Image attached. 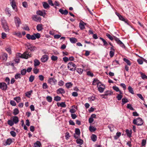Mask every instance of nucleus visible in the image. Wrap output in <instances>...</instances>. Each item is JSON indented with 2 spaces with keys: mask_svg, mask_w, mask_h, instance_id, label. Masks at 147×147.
I'll list each match as a JSON object with an SVG mask.
<instances>
[{
  "mask_svg": "<svg viewBox=\"0 0 147 147\" xmlns=\"http://www.w3.org/2000/svg\"><path fill=\"white\" fill-rule=\"evenodd\" d=\"M106 35L111 40H113V39H114L117 43L120 45L122 48H124L125 47V46L123 42L120 40L119 38H117L116 36H112L108 33H107Z\"/></svg>",
  "mask_w": 147,
  "mask_h": 147,
  "instance_id": "f257e3e1",
  "label": "nucleus"
},
{
  "mask_svg": "<svg viewBox=\"0 0 147 147\" xmlns=\"http://www.w3.org/2000/svg\"><path fill=\"white\" fill-rule=\"evenodd\" d=\"M40 37V35L39 33H34L31 35L29 34H27L26 37L28 40H35L37 38H39Z\"/></svg>",
  "mask_w": 147,
  "mask_h": 147,
  "instance_id": "f03ea898",
  "label": "nucleus"
},
{
  "mask_svg": "<svg viewBox=\"0 0 147 147\" xmlns=\"http://www.w3.org/2000/svg\"><path fill=\"white\" fill-rule=\"evenodd\" d=\"M1 22L2 27L5 31L8 32L9 31V29L6 20L4 18H1Z\"/></svg>",
  "mask_w": 147,
  "mask_h": 147,
  "instance_id": "7ed1b4c3",
  "label": "nucleus"
},
{
  "mask_svg": "<svg viewBox=\"0 0 147 147\" xmlns=\"http://www.w3.org/2000/svg\"><path fill=\"white\" fill-rule=\"evenodd\" d=\"M67 67L71 71H75L76 70V65L72 62H69L67 64Z\"/></svg>",
  "mask_w": 147,
  "mask_h": 147,
  "instance_id": "20e7f679",
  "label": "nucleus"
},
{
  "mask_svg": "<svg viewBox=\"0 0 147 147\" xmlns=\"http://www.w3.org/2000/svg\"><path fill=\"white\" fill-rule=\"evenodd\" d=\"M133 123L138 125H141L143 124V122L141 118L138 117L134 119L133 121Z\"/></svg>",
  "mask_w": 147,
  "mask_h": 147,
  "instance_id": "39448f33",
  "label": "nucleus"
},
{
  "mask_svg": "<svg viewBox=\"0 0 147 147\" xmlns=\"http://www.w3.org/2000/svg\"><path fill=\"white\" fill-rule=\"evenodd\" d=\"M18 54L20 55L21 57L27 59L31 57V54L28 52H24L23 54L22 55L20 53H18Z\"/></svg>",
  "mask_w": 147,
  "mask_h": 147,
  "instance_id": "423d86ee",
  "label": "nucleus"
},
{
  "mask_svg": "<svg viewBox=\"0 0 147 147\" xmlns=\"http://www.w3.org/2000/svg\"><path fill=\"white\" fill-rule=\"evenodd\" d=\"M97 87L100 93H102L105 89V86L101 83L99 84H98Z\"/></svg>",
  "mask_w": 147,
  "mask_h": 147,
  "instance_id": "0eeeda50",
  "label": "nucleus"
},
{
  "mask_svg": "<svg viewBox=\"0 0 147 147\" xmlns=\"http://www.w3.org/2000/svg\"><path fill=\"white\" fill-rule=\"evenodd\" d=\"M57 82V80L53 78H50L48 80V82L52 85H55Z\"/></svg>",
  "mask_w": 147,
  "mask_h": 147,
  "instance_id": "6e6552de",
  "label": "nucleus"
},
{
  "mask_svg": "<svg viewBox=\"0 0 147 147\" xmlns=\"http://www.w3.org/2000/svg\"><path fill=\"white\" fill-rule=\"evenodd\" d=\"M9 0L10 1V3L13 9L15 10L16 11H17V8L15 0Z\"/></svg>",
  "mask_w": 147,
  "mask_h": 147,
  "instance_id": "1a4fd4ad",
  "label": "nucleus"
},
{
  "mask_svg": "<svg viewBox=\"0 0 147 147\" xmlns=\"http://www.w3.org/2000/svg\"><path fill=\"white\" fill-rule=\"evenodd\" d=\"M7 88L6 84L4 82L0 83V89L3 90H6Z\"/></svg>",
  "mask_w": 147,
  "mask_h": 147,
  "instance_id": "9d476101",
  "label": "nucleus"
},
{
  "mask_svg": "<svg viewBox=\"0 0 147 147\" xmlns=\"http://www.w3.org/2000/svg\"><path fill=\"white\" fill-rule=\"evenodd\" d=\"M36 14L39 16H42L44 17L46 15V11L45 10H43L42 11L38 10L36 11Z\"/></svg>",
  "mask_w": 147,
  "mask_h": 147,
  "instance_id": "9b49d317",
  "label": "nucleus"
},
{
  "mask_svg": "<svg viewBox=\"0 0 147 147\" xmlns=\"http://www.w3.org/2000/svg\"><path fill=\"white\" fill-rule=\"evenodd\" d=\"M49 56L46 55H43L40 59L41 61L43 63H45L49 59Z\"/></svg>",
  "mask_w": 147,
  "mask_h": 147,
  "instance_id": "f8f14e48",
  "label": "nucleus"
},
{
  "mask_svg": "<svg viewBox=\"0 0 147 147\" xmlns=\"http://www.w3.org/2000/svg\"><path fill=\"white\" fill-rule=\"evenodd\" d=\"M7 59V53H2L1 55V56H0V59L5 61H6Z\"/></svg>",
  "mask_w": 147,
  "mask_h": 147,
  "instance_id": "ddd939ff",
  "label": "nucleus"
},
{
  "mask_svg": "<svg viewBox=\"0 0 147 147\" xmlns=\"http://www.w3.org/2000/svg\"><path fill=\"white\" fill-rule=\"evenodd\" d=\"M15 22L17 27H18L21 24V21L20 19L18 17H16L15 18Z\"/></svg>",
  "mask_w": 147,
  "mask_h": 147,
  "instance_id": "4468645a",
  "label": "nucleus"
},
{
  "mask_svg": "<svg viewBox=\"0 0 147 147\" xmlns=\"http://www.w3.org/2000/svg\"><path fill=\"white\" fill-rule=\"evenodd\" d=\"M12 140L11 138H9L7 139L6 141L3 142V144L4 145H10L12 142Z\"/></svg>",
  "mask_w": 147,
  "mask_h": 147,
  "instance_id": "2eb2a0df",
  "label": "nucleus"
},
{
  "mask_svg": "<svg viewBox=\"0 0 147 147\" xmlns=\"http://www.w3.org/2000/svg\"><path fill=\"white\" fill-rule=\"evenodd\" d=\"M27 48L31 51H34L35 50L36 48V47L33 46L31 44H28L27 45Z\"/></svg>",
  "mask_w": 147,
  "mask_h": 147,
  "instance_id": "dca6fc26",
  "label": "nucleus"
},
{
  "mask_svg": "<svg viewBox=\"0 0 147 147\" xmlns=\"http://www.w3.org/2000/svg\"><path fill=\"white\" fill-rule=\"evenodd\" d=\"M33 20L36 22L40 21L41 20V18L40 17H39L36 15H34L32 16Z\"/></svg>",
  "mask_w": 147,
  "mask_h": 147,
  "instance_id": "f3484780",
  "label": "nucleus"
},
{
  "mask_svg": "<svg viewBox=\"0 0 147 147\" xmlns=\"http://www.w3.org/2000/svg\"><path fill=\"white\" fill-rule=\"evenodd\" d=\"M86 25L85 23L81 21L79 23V27L81 29L83 30L85 28V25Z\"/></svg>",
  "mask_w": 147,
  "mask_h": 147,
  "instance_id": "a211bd4d",
  "label": "nucleus"
},
{
  "mask_svg": "<svg viewBox=\"0 0 147 147\" xmlns=\"http://www.w3.org/2000/svg\"><path fill=\"white\" fill-rule=\"evenodd\" d=\"M57 92L58 94H64L65 93V91L63 88H60L57 90Z\"/></svg>",
  "mask_w": 147,
  "mask_h": 147,
  "instance_id": "6ab92c4d",
  "label": "nucleus"
},
{
  "mask_svg": "<svg viewBox=\"0 0 147 147\" xmlns=\"http://www.w3.org/2000/svg\"><path fill=\"white\" fill-rule=\"evenodd\" d=\"M14 123L17 124L19 121L18 118L17 116H13L12 117V119Z\"/></svg>",
  "mask_w": 147,
  "mask_h": 147,
  "instance_id": "aec40b11",
  "label": "nucleus"
},
{
  "mask_svg": "<svg viewBox=\"0 0 147 147\" xmlns=\"http://www.w3.org/2000/svg\"><path fill=\"white\" fill-rule=\"evenodd\" d=\"M101 82H99L98 80L97 79H94L93 81L92 85H97V86H98V84H100Z\"/></svg>",
  "mask_w": 147,
  "mask_h": 147,
  "instance_id": "412c9836",
  "label": "nucleus"
},
{
  "mask_svg": "<svg viewBox=\"0 0 147 147\" xmlns=\"http://www.w3.org/2000/svg\"><path fill=\"white\" fill-rule=\"evenodd\" d=\"M59 11L62 14L65 15H67L68 13V11L67 10H63L61 9H60L59 10Z\"/></svg>",
  "mask_w": 147,
  "mask_h": 147,
  "instance_id": "4be33fe9",
  "label": "nucleus"
},
{
  "mask_svg": "<svg viewBox=\"0 0 147 147\" xmlns=\"http://www.w3.org/2000/svg\"><path fill=\"white\" fill-rule=\"evenodd\" d=\"M43 26L41 24H38L36 26L37 30L38 31H41L43 29Z\"/></svg>",
  "mask_w": 147,
  "mask_h": 147,
  "instance_id": "5701e85b",
  "label": "nucleus"
},
{
  "mask_svg": "<svg viewBox=\"0 0 147 147\" xmlns=\"http://www.w3.org/2000/svg\"><path fill=\"white\" fill-rule=\"evenodd\" d=\"M34 65L35 67L39 65L40 64V62L37 59H35L34 60Z\"/></svg>",
  "mask_w": 147,
  "mask_h": 147,
  "instance_id": "b1692460",
  "label": "nucleus"
},
{
  "mask_svg": "<svg viewBox=\"0 0 147 147\" xmlns=\"http://www.w3.org/2000/svg\"><path fill=\"white\" fill-rule=\"evenodd\" d=\"M69 40L70 42L73 43H75L78 41L77 39L76 38L73 37L70 38Z\"/></svg>",
  "mask_w": 147,
  "mask_h": 147,
  "instance_id": "393cba45",
  "label": "nucleus"
},
{
  "mask_svg": "<svg viewBox=\"0 0 147 147\" xmlns=\"http://www.w3.org/2000/svg\"><path fill=\"white\" fill-rule=\"evenodd\" d=\"M42 4L43 6L45 9H46L50 7L49 4L45 2H43Z\"/></svg>",
  "mask_w": 147,
  "mask_h": 147,
  "instance_id": "a878e982",
  "label": "nucleus"
},
{
  "mask_svg": "<svg viewBox=\"0 0 147 147\" xmlns=\"http://www.w3.org/2000/svg\"><path fill=\"white\" fill-rule=\"evenodd\" d=\"M121 133L120 132H117L116 134V135L114 136V139L115 140L117 139L121 135Z\"/></svg>",
  "mask_w": 147,
  "mask_h": 147,
  "instance_id": "bb28decb",
  "label": "nucleus"
},
{
  "mask_svg": "<svg viewBox=\"0 0 147 147\" xmlns=\"http://www.w3.org/2000/svg\"><path fill=\"white\" fill-rule=\"evenodd\" d=\"M91 138L93 141L94 142L96 140L97 137L95 135L92 134L91 137Z\"/></svg>",
  "mask_w": 147,
  "mask_h": 147,
  "instance_id": "cd10ccee",
  "label": "nucleus"
},
{
  "mask_svg": "<svg viewBox=\"0 0 147 147\" xmlns=\"http://www.w3.org/2000/svg\"><path fill=\"white\" fill-rule=\"evenodd\" d=\"M20 57H21V55H20L18 54V55H16V59L15 60V61L16 63H18L19 62H20V58H19Z\"/></svg>",
  "mask_w": 147,
  "mask_h": 147,
  "instance_id": "c85d7f7f",
  "label": "nucleus"
},
{
  "mask_svg": "<svg viewBox=\"0 0 147 147\" xmlns=\"http://www.w3.org/2000/svg\"><path fill=\"white\" fill-rule=\"evenodd\" d=\"M5 11L6 14L8 15L9 16H11V12L9 8H6L5 9Z\"/></svg>",
  "mask_w": 147,
  "mask_h": 147,
  "instance_id": "c756f323",
  "label": "nucleus"
},
{
  "mask_svg": "<svg viewBox=\"0 0 147 147\" xmlns=\"http://www.w3.org/2000/svg\"><path fill=\"white\" fill-rule=\"evenodd\" d=\"M32 90L26 92L25 94V96L28 97L30 98L31 94L32 93Z\"/></svg>",
  "mask_w": 147,
  "mask_h": 147,
  "instance_id": "7c9ffc66",
  "label": "nucleus"
},
{
  "mask_svg": "<svg viewBox=\"0 0 147 147\" xmlns=\"http://www.w3.org/2000/svg\"><path fill=\"white\" fill-rule=\"evenodd\" d=\"M89 130L91 132L95 131L96 130V128L92 126H90L89 127Z\"/></svg>",
  "mask_w": 147,
  "mask_h": 147,
  "instance_id": "2f4dec72",
  "label": "nucleus"
},
{
  "mask_svg": "<svg viewBox=\"0 0 147 147\" xmlns=\"http://www.w3.org/2000/svg\"><path fill=\"white\" fill-rule=\"evenodd\" d=\"M22 77V75L20 73H17L15 75V78L17 80L18 78L20 79Z\"/></svg>",
  "mask_w": 147,
  "mask_h": 147,
  "instance_id": "473e14b6",
  "label": "nucleus"
},
{
  "mask_svg": "<svg viewBox=\"0 0 147 147\" xmlns=\"http://www.w3.org/2000/svg\"><path fill=\"white\" fill-rule=\"evenodd\" d=\"M113 88L117 92H119L120 94H122L121 91L119 90V88L117 86H113Z\"/></svg>",
  "mask_w": 147,
  "mask_h": 147,
  "instance_id": "72a5a7b5",
  "label": "nucleus"
},
{
  "mask_svg": "<svg viewBox=\"0 0 147 147\" xmlns=\"http://www.w3.org/2000/svg\"><path fill=\"white\" fill-rule=\"evenodd\" d=\"M72 86V84L70 82L67 83L65 84V86L67 88H71Z\"/></svg>",
  "mask_w": 147,
  "mask_h": 147,
  "instance_id": "f704fd0d",
  "label": "nucleus"
},
{
  "mask_svg": "<svg viewBox=\"0 0 147 147\" xmlns=\"http://www.w3.org/2000/svg\"><path fill=\"white\" fill-rule=\"evenodd\" d=\"M140 73L141 75V77L142 79H147V76L145 74L141 72H140Z\"/></svg>",
  "mask_w": 147,
  "mask_h": 147,
  "instance_id": "c9c22d12",
  "label": "nucleus"
},
{
  "mask_svg": "<svg viewBox=\"0 0 147 147\" xmlns=\"http://www.w3.org/2000/svg\"><path fill=\"white\" fill-rule=\"evenodd\" d=\"M88 99L90 101H94L95 99V96L92 95V96L88 97Z\"/></svg>",
  "mask_w": 147,
  "mask_h": 147,
  "instance_id": "e433bc0d",
  "label": "nucleus"
},
{
  "mask_svg": "<svg viewBox=\"0 0 147 147\" xmlns=\"http://www.w3.org/2000/svg\"><path fill=\"white\" fill-rule=\"evenodd\" d=\"M122 105H124L125 103L128 102V99L125 98H123L122 99Z\"/></svg>",
  "mask_w": 147,
  "mask_h": 147,
  "instance_id": "4c0bfd02",
  "label": "nucleus"
},
{
  "mask_svg": "<svg viewBox=\"0 0 147 147\" xmlns=\"http://www.w3.org/2000/svg\"><path fill=\"white\" fill-rule=\"evenodd\" d=\"M128 90L129 92L132 94H134V91L133 88L130 86H129L128 87Z\"/></svg>",
  "mask_w": 147,
  "mask_h": 147,
  "instance_id": "58836bf2",
  "label": "nucleus"
},
{
  "mask_svg": "<svg viewBox=\"0 0 147 147\" xmlns=\"http://www.w3.org/2000/svg\"><path fill=\"white\" fill-rule=\"evenodd\" d=\"M8 124L10 126H12L14 124L12 119H10L7 121Z\"/></svg>",
  "mask_w": 147,
  "mask_h": 147,
  "instance_id": "ea45409f",
  "label": "nucleus"
},
{
  "mask_svg": "<svg viewBox=\"0 0 147 147\" xmlns=\"http://www.w3.org/2000/svg\"><path fill=\"white\" fill-rule=\"evenodd\" d=\"M19 112L18 109L17 108H16L14 109L13 113L14 115H16L18 114L19 113Z\"/></svg>",
  "mask_w": 147,
  "mask_h": 147,
  "instance_id": "a19ab883",
  "label": "nucleus"
},
{
  "mask_svg": "<svg viewBox=\"0 0 147 147\" xmlns=\"http://www.w3.org/2000/svg\"><path fill=\"white\" fill-rule=\"evenodd\" d=\"M41 143L39 142H37L34 144V147H40L41 146Z\"/></svg>",
  "mask_w": 147,
  "mask_h": 147,
  "instance_id": "79ce46f5",
  "label": "nucleus"
},
{
  "mask_svg": "<svg viewBox=\"0 0 147 147\" xmlns=\"http://www.w3.org/2000/svg\"><path fill=\"white\" fill-rule=\"evenodd\" d=\"M76 142L78 144L82 145L83 143V141L81 139H77L76 140Z\"/></svg>",
  "mask_w": 147,
  "mask_h": 147,
  "instance_id": "37998d69",
  "label": "nucleus"
},
{
  "mask_svg": "<svg viewBox=\"0 0 147 147\" xmlns=\"http://www.w3.org/2000/svg\"><path fill=\"white\" fill-rule=\"evenodd\" d=\"M127 109H129L131 110L134 111V109L132 107V105L130 104H127Z\"/></svg>",
  "mask_w": 147,
  "mask_h": 147,
  "instance_id": "c03bdc74",
  "label": "nucleus"
},
{
  "mask_svg": "<svg viewBox=\"0 0 147 147\" xmlns=\"http://www.w3.org/2000/svg\"><path fill=\"white\" fill-rule=\"evenodd\" d=\"M51 59L53 61H56L57 60L58 57L56 56L53 55L51 57Z\"/></svg>",
  "mask_w": 147,
  "mask_h": 147,
  "instance_id": "a18cd8bd",
  "label": "nucleus"
},
{
  "mask_svg": "<svg viewBox=\"0 0 147 147\" xmlns=\"http://www.w3.org/2000/svg\"><path fill=\"white\" fill-rule=\"evenodd\" d=\"M5 65L6 66H7L11 65L13 67V68H15V67H14V63H11V62L10 61L9 62H7L6 63Z\"/></svg>",
  "mask_w": 147,
  "mask_h": 147,
  "instance_id": "49530a36",
  "label": "nucleus"
},
{
  "mask_svg": "<svg viewBox=\"0 0 147 147\" xmlns=\"http://www.w3.org/2000/svg\"><path fill=\"white\" fill-rule=\"evenodd\" d=\"M126 132L127 135L128 136L130 137L131 136V131H130L128 129H126Z\"/></svg>",
  "mask_w": 147,
  "mask_h": 147,
  "instance_id": "de8ad7c7",
  "label": "nucleus"
},
{
  "mask_svg": "<svg viewBox=\"0 0 147 147\" xmlns=\"http://www.w3.org/2000/svg\"><path fill=\"white\" fill-rule=\"evenodd\" d=\"M123 61L125 62L128 65H130L131 63L130 62V61L129 60H128V59H127L125 58H123Z\"/></svg>",
  "mask_w": 147,
  "mask_h": 147,
  "instance_id": "09e8293b",
  "label": "nucleus"
},
{
  "mask_svg": "<svg viewBox=\"0 0 147 147\" xmlns=\"http://www.w3.org/2000/svg\"><path fill=\"white\" fill-rule=\"evenodd\" d=\"M76 71L80 74H81L82 73L83 70L82 69L78 68L77 69Z\"/></svg>",
  "mask_w": 147,
  "mask_h": 147,
  "instance_id": "8fccbe9b",
  "label": "nucleus"
},
{
  "mask_svg": "<svg viewBox=\"0 0 147 147\" xmlns=\"http://www.w3.org/2000/svg\"><path fill=\"white\" fill-rule=\"evenodd\" d=\"M26 69H24L21 71V74L23 76L25 75L26 73Z\"/></svg>",
  "mask_w": 147,
  "mask_h": 147,
  "instance_id": "3c124183",
  "label": "nucleus"
},
{
  "mask_svg": "<svg viewBox=\"0 0 147 147\" xmlns=\"http://www.w3.org/2000/svg\"><path fill=\"white\" fill-rule=\"evenodd\" d=\"M100 39L102 41V42L104 43V45L105 46L108 45V44L107 42L104 39L101 37H100Z\"/></svg>",
  "mask_w": 147,
  "mask_h": 147,
  "instance_id": "603ef678",
  "label": "nucleus"
},
{
  "mask_svg": "<svg viewBox=\"0 0 147 147\" xmlns=\"http://www.w3.org/2000/svg\"><path fill=\"white\" fill-rule=\"evenodd\" d=\"M54 100L56 101H58L60 100L61 98L60 96H57L54 97Z\"/></svg>",
  "mask_w": 147,
  "mask_h": 147,
  "instance_id": "864d4df0",
  "label": "nucleus"
},
{
  "mask_svg": "<svg viewBox=\"0 0 147 147\" xmlns=\"http://www.w3.org/2000/svg\"><path fill=\"white\" fill-rule=\"evenodd\" d=\"M58 106H59L58 104H57ZM59 106L61 107H65L66 106L65 103V102H61L59 104Z\"/></svg>",
  "mask_w": 147,
  "mask_h": 147,
  "instance_id": "5fc2aeb1",
  "label": "nucleus"
},
{
  "mask_svg": "<svg viewBox=\"0 0 147 147\" xmlns=\"http://www.w3.org/2000/svg\"><path fill=\"white\" fill-rule=\"evenodd\" d=\"M33 71L35 74H36L39 72V70L36 67H35L33 69Z\"/></svg>",
  "mask_w": 147,
  "mask_h": 147,
  "instance_id": "6e6d98bb",
  "label": "nucleus"
},
{
  "mask_svg": "<svg viewBox=\"0 0 147 147\" xmlns=\"http://www.w3.org/2000/svg\"><path fill=\"white\" fill-rule=\"evenodd\" d=\"M111 94V93L110 91H107L105 92V94H101L100 95V96H103L104 95L107 96L108 95H110Z\"/></svg>",
  "mask_w": 147,
  "mask_h": 147,
  "instance_id": "4d7b16f0",
  "label": "nucleus"
},
{
  "mask_svg": "<svg viewBox=\"0 0 147 147\" xmlns=\"http://www.w3.org/2000/svg\"><path fill=\"white\" fill-rule=\"evenodd\" d=\"M108 127L109 129L111 131H113L114 130V127L112 125H109Z\"/></svg>",
  "mask_w": 147,
  "mask_h": 147,
  "instance_id": "13d9d810",
  "label": "nucleus"
},
{
  "mask_svg": "<svg viewBox=\"0 0 147 147\" xmlns=\"http://www.w3.org/2000/svg\"><path fill=\"white\" fill-rule=\"evenodd\" d=\"M14 100H16L17 102L18 103L20 101V97H17L14 98Z\"/></svg>",
  "mask_w": 147,
  "mask_h": 147,
  "instance_id": "bf43d9fd",
  "label": "nucleus"
},
{
  "mask_svg": "<svg viewBox=\"0 0 147 147\" xmlns=\"http://www.w3.org/2000/svg\"><path fill=\"white\" fill-rule=\"evenodd\" d=\"M46 99L49 102H51L52 101V98L50 96H48L47 97Z\"/></svg>",
  "mask_w": 147,
  "mask_h": 147,
  "instance_id": "052dcab7",
  "label": "nucleus"
},
{
  "mask_svg": "<svg viewBox=\"0 0 147 147\" xmlns=\"http://www.w3.org/2000/svg\"><path fill=\"white\" fill-rule=\"evenodd\" d=\"M122 97L123 96L121 95L120 94H118L117 96L116 97L118 100H120L121 99Z\"/></svg>",
  "mask_w": 147,
  "mask_h": 147,
  "instance_id": "680f3d73",
  "label": "nucleus"
},
{
  "mask_svg": "<svg viewBox=\"0 0 147 147\" xmlns=\"http://www.w3.org/2000/svg\"><path fill=\"white\" fill-rule=\"evenodd\" d=\"M76 134L78 135H79L80 134V129L78 128H76L75 129Z\"/></svg>",
  "mask_w": 147,
  "mask_h": 147,
  "instance_id": "e2e57ef3",
  "label": "nucleus"
},
{
  "mask_svg": "<svg viewBox=\"0 0 147 147\" xmlns=\"http://www.w3.org/2000/svg\"><path fill=\"white\" fill-rule=\"evenodd\" d=\"M34 76H33L31 75L30 76L29 78V81L30 82H32L33 81L34 79Z\"/></svg>",
  "mask_w": 147,
  "mask_h": 147,
  "instance_id": "0e129e2a",
  "label": "nucleus"
},
{
  "mask_svg": "<svg viewBox=\"0 0 147 147\" xmlns=\"http://www.w3.org/2000/svg\"><path fill=\"white\" fill-rule=\"evenodd\" d=\"M87 75L92 77L94 76L93 74L90 71H87Z\"/></svg>",
  "mask_w": 147,
  "mask_h": 147,
  "instance_id": "69168bd1",
  "label": "nucleus"
},
{
  "mask_svg": "<svg viewBox=\"0 0 147 147\" xmlns=\"http://www.w3.org/2000/svg\"><path fill=\"white\" fill-rule=\"evenodd\" d=\"M7 37V34L4 32H2L1 34V37L3 39H5Z\"/></svg>",
  "mask_w": 147,
  "mask_h": 147,
  "instance_id": "338daca9",
  "label": "nucleus"
},
{
  "mask_svg": "<svg viewBox=\"0 0 147 147\" xmlns=\"http://www.w3.org/2000/svg\"><path fill=\"white\" fill-rule=\"evenodd\" d=\"M48 86L46 83H44L42 85V88L44 89L48 88Z\"/></svg>",
  "mask_w": 147,
  "mask_h": 147,
  "instance_id": "774afa93",
  "label": "nucleus"
}]
</instances>
